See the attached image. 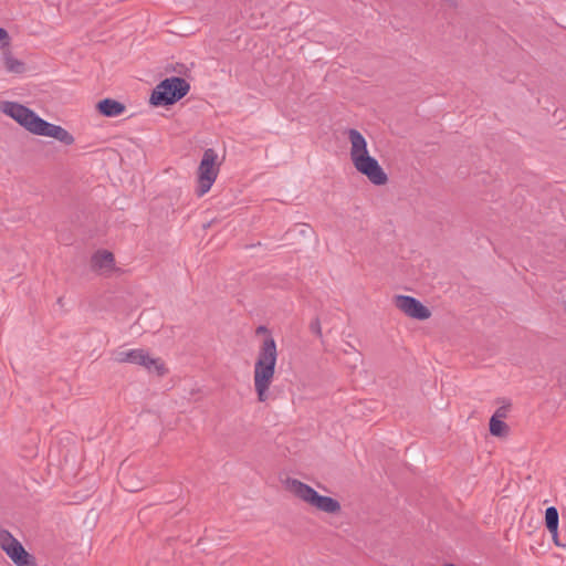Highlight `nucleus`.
<instances>
[{
  "mask_svg": "<svg viewBox=\"0 0 566 566\" xmlns=\"http://www.w3.org/2000/svg\"><path fill=\"white\" fill-rule=\"evenodd\" d=\"M558 511L554 506H549L545 511V522L548 532L553 537H557L558 530Z\"/></svg>",
  "mask_w": 566,
  "mask_h": 566,
  "instance_id": "ddd939ff",
  "label": "nucleus"
},
{
  "mask_svg": "<svg viewBox=\"0 0 566 566\" xmlns=\"http://www.w3.org/2000/svg\"><path fill=\"white\" fill-rule=\"evenodd\" d=\"M284 485L287 492L317 511L327 514H336L340 511L337 500L318 494L312 486L296 479H286Z\"/></svg>",
  "mask_w": 566,
  "mask_h": 566,
  "instance_id": "20e7f679",
  "label": "nucleus"
},
{
  "mask_svg": "<svg viewBox=\"0 0 566 566\" xmlns=\"http://www.w3.org/2000/svg\"><path fill=\"white\" fill-rule=\"evenodd\" d=\"M126 488H127L129 491H132V492H134V491H137V490H138L137 488H133V486L130 488L128 484H126Z\"/></svg>",
  "mask_w": 566,
  "mask_h": 566,
  "instance_id": "6ab92c4d",
  "label": "nucleus"
},
{
  "mask_svg": "<svg viewBox=\"0 0 566 566\" xmlns=\"http://www.w3.org/2000/svg\"><path fill=\"white\" fill-rule=\"evenodd\" d=\"M394 304L405 315L415 319L424 321L431 316L430 310L412 296L396 295Z\"/></svg>",
  "mask_w": 566,
  "mask_h": 566,
  "instance_id": "1a4fd4ad",
  "label": "nucleus"
},
{
  "mask_svg": "<svg viewBox=\"0 0 566 566\" xmlns=\"http://www.w3.org/2000/svg\"><path fill=\"white\" fill-rule=\"evenodd\" d=\"M510 405L501 406L497 408L492 417H496V419H502L507 416Z\"/></svg>",
  "mask_w": 566,
  "mask_h": 566,
  "instance_id": "2eb2a0df",
  "label": "nucleus"
},
{
  "mask_svg": "<svg viewBox=\"0 0 566 566\" xmlns=\"http://www.w3.org/2000/svg\"><path fill=\"white\" fill-rule=\"evenodd\" d=\"M0 112L33 135L51 137L67 146L75 140L65 128L44 120L35 112L20 103L3 101L0 103Z\"/></svg>",
  "mask_w": 566,
  "mask_h": 566,
  "instance_id": "f257e3e1",
  "label": "nucleus"
},
{
  "mask_svg": "<svg viewBox=\"0 0 566 566\" xmlns=\"http://www.w3.org/2000/svg\"><path fill=\"white\" fill-rule=\"evenodd\" d=\"M92 266L101 275H111L115 271L114 255L108 251H98L92 256Z\"/></svg>",
  "mask_w": 566,
  "mask_h": 566,
  "instance_id": "9d476101",
  "label": "nucleus"
},
{
  "mask_svg": "<svg viewBox=\"0 0 566 566\" xmlns=\"http://www.w3.org/2000/svg\"><path fill=\"white\" fill-rule=\"evenodd\" d=\"M553 538H554L555 543H556L557 545H559V543H558V541H557L558 536H557V537H553Z\"/></svg>",
  "mask_w": 566,
  "mask_h": 566,
  "instance_id": "aec40b11",
  "label": "nucleus"
},
{
  "mask_svg": "<svg viewBox=\"0 0 566 566\" xmlns=\"http://www.w3.org/2000/svg\"><path fill=\"white\" fill-rule=\"evenodd\" d=\"M277 363L276 343L272 336L263 339L253 367V385L259 402H266L270 397V387L274 380Z\"/></svg>",
  "mask_w": 566,
  "mask_h": 566,
  "instance_id": "f03ea898",
  "label": "nucleus"
},
{
  "mask_svg": "<svg viewBox=\"0 0 566 566\" xmlns=\"http://www.w3.org/2000/svg\"><path fill=\"white\" fill-rule=\"evenodd\" d=\"M113 359L117 363H129L143 366L149 373L158 376L166 373L164 363L159 358L150 357L149 354L142 348L117 350L114 353Z\"/></svg>",
  "mask_w": 566,
  "mask_h": 566,
  "instance_id": "0eeeda50",
  "label": "nucleus"
},
{
  "mask_svg": "<svg viewBox=\"0 0 566 566\" xmlns=\"http://www.w3.org/2000/svg\"><path fill=\"white\" fill-rule=\"evenodd\" d=\"M0 547L17 566H35L32 556L22 544L6 530L0 531Z\"/></svg>",
  "mask_w": 566,
  "mask_h": 566,
  "instance_id": "6e6552de",
  "label": "nucleus"
},
{
  "mask_svg": "<svg viewBox=\"0 0 566 566\" xmlns=\"http://www.w3.org/2000/svg\"><path fill=\"white\" fill-rule=\"evenodd\" d=\"M1 60L9 73L22 74L25 71V64L21 60L17 59L8 48L2 50Z\"/></svg>",
  "mask_w": 566,
  "mask_h": 566,
  "instance_id": "f8f14e48",
  "label": "nucleus"
},
{
  "mask_svg": "<svg viewBox=\"0 0 566 566\" xmlns=\"http://www.w3.org/2000/svg\"><path fill=\"white\" fill-rule=\"evenodd\" d=\"M507 426L501 419H496V417H491L490 419V432L495 437H502L506 433Z\"/></svg>",
  "mask_w": 566,
  "mask_h": 566,
  "instance_id": "4468645a",
  "label": "nucleus"
},
{
  "mask_svg": "<svg viewBox=\"0 0 566 566\" xmlns=\"http://www.w3.org/2000/svg\"><path fill=\"white\" fill-rule=\"evenodd\" d=\"M310 328L313 333H315L316 335L321 336L322 334V328H321V323L316 318L314 319L311 325H310Z\"/></svg>",
  "mask_w": 566,
  "mask_h": 566,
  "instance_id": "dca6fc26",
  "label": "nucleus"
},
{
  "mask_svg": "<svg viewBox=\"0 0 566 566\" xmlns=\"http://www.w3.org/2000/svg\"><path fill=\"white\" fill-rule=\"evenodd\" d=\"M268 333V328L265 326H259L256 328V334H265Z\"/></svg>",
  "mask_w": 566,
  "mask_h": 566,
  "instance_id": "a211bd4d",
  "label": "nucleus"
},
{
  "mask_svg": "<svg viewBox=\"0 0 566 566\" xmlns=\"http://www.w3.org/2000/svg\"><path fill=\"white\" fill-rule=\"evenodd\" d=\"M190 85L178 76H171L161 81L150 95V103L154 106H167L176 103L188 94Z\"/></svg>",
  "mask_w": 566,
  "mask_h": 566,
  "instance_id": "39448f33",
  "label": "nucleus"
},
{
  "mask_svg": "<svg viewBox=\"0 0 566 566\" xmlns=\"http://www.w3.org/2000/svg\"><path fill=\"white\" fill-rule=\"evenodd\" d=\"M218 174V155L212 148H208L203 151L198 167V187L196 191L199 197L206 195L211 189Z\"/></svg>",
  "mask_w": 566,
  "mask_h": 566,
  "instance_id": "423d86ee",
  "label": "nucleus"
},
{
  "mask_svg": "<svg viewBox=\"0 0 566 566\" xmlns=\"http://www.w3.org/2000/svg\"><path fill=\"white\" fill-rule=\"evenodd\" d=\"M97 109L107 117H117L125 112V105L112 98H105L98 102Z\"/></svg>",
  "mask_w": 566,
  "mask_h": 566,
  "instance_id": "9b49d317",
  "label": "nucleus"
},
{
  "mask_svg": "<svg viewBox=\"0 0 566 566\" xmlns=\"http://www.w3.org/2000/svg\"><path fill=\"white\" fill-rule=\"evenodd\" d=\"M8 40H9L8 32L3 28H0V42H4V44H8Z\"/></svg>",
  "mask_w": 566,
  "mask_h": 566,
  "instance_id": "f3484780",
  "label": "nucleus"
},
{
  "mask_svg": "<svg viewBox=\"0 0 566 566\" xmlns=\"http://www.w3.org/2000/svg\"><path fill=\"white\" fill-rule=\"evenodd\" d=\"M350 144L349 155L355 169L376 185H385L388 177L377 159L369 155L365 137L356 129L347 132Z\"/></svg>",
  "mask_w": 566,
  "mask_h": 566,
  "instance_id": "7ed1b4c3",
  "label": "nucleus"
}]
</instances>
